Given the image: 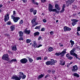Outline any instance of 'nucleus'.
<instances>
[{"label": "nucleus", "mask_w": 80, "mask_h": 80, "mask_svg": "<svg viewBox=\"0 0 80 80\" xmlns=\"http://www.w3.org/2000/svg\"><path fill=\"white\" fill-rule=\"evenodd\" d=\"M21 78H22V79H25V78H26V76L25 75H23L22 76H19V77L17 76H13L11 78V79H14V80H20L21 79Z\"/></svg>", "instance_id": "f257e3e1"}, {"label": "nucleus", "mask_w": 80, "mask_h": 80, "mask_svg": "<svg viewBox=\"0 0 80 80\" xmlns=\"http://www.w3.org/2000/svg\"><path fill=\"white\" fill-rule=\"evenodd\" d=\"M53 5L50 4H49L48 9L50 12H55L56 13H59V11H57V9L55 8L53 9Z\"/></svg>", "instance_id": "f03ea898"}, {"label": "nucleus", "mask_w": 80, "mask_h": 80, "mask_svg": "<svg viewBox=\"0 0 80 80\" xmlns=\"http://www.w3.org/2000/svg\"><path fill=\"white\" fill-rule=\"evenodd\" d=\"M66 50H67L66 49H64L62 52H57L55 53V55H56V56H58H58H59V55H61V57H63L65 54L66 53Z\"/></svg>", "instance_id": "7ed1b4c3"}, {"label": "nucleus", "mask_w": 80, "mask_h": 80, "mask_svg": "<svg viewBox=\"0 0 80 80\" xmlns=\"http://www.w3.org/2000/svg\"><path fill=\"white\" fill-rule=\"evenodd\" d=\"M2 60H6V61H8L9 58H8V54H4L2 57Z\"/></svg>", "instance_id": "20e7f679"}, {"label": "nucleus", "mask_w": 80, "mask_h": 80, "mask_svg": "<svg viewBox=\"0 0 80 80\" xmlns=\"http://www.w3.org/2000/svg\"><path fill=\"white\" fill-rule=\"evenodd\" d=\"M75 51V48H73L72 50L70 51V53L71 55H73L74 56H75L77 58H78V57H77L78 55L76 54L74 52Z\"/></svg>", "instance_id": "39448f33"}, {"label": "nucleus", "mask_w": 80, "mask_h": 80, "mask_svg": "<svg viewBox=\"0 0 80 80\" xmlns=\"http://www.w3.org/2000/svg\"><path fill=\"white\" fill-rule=\"evenodd\" d=\"M71 21L72 22V26H75L76 24H77V22L78 21H79V20H77L75 19H72L71 20Z\"/></svg>", "instance_id": "423d86ee"}, {"label": "nucleus", "mask_w": 80, "mask_h": 80, "mask_svg": "<svg viewBox=\"0 0 80 80\" xmlns=\"http://www.w3.org/2000/svg\"><path fill=\"white\" fill-rule=\"evenodd\" d=\"M12 19H13L14 22L16 23L18 21V20H20V18L18 17H14V16H12V17H11Z\"/></svg>", "instance_id": "0eeeda50"}, {"label": "nucleus", "mask_w": 80, "mask_h": 80, "mask_svg": "<svg viewBox=\"0 0 80 80\" xmlns=\"http://www.w3.org/2000/svg\"><path fill=\"white\" fill-rule=\"evenodd\" d=\"M20 62L22 64H25L27 62L28 60L26 58H23L20 60Z\"/></svg>", "instance_id": "6e6552de"}, {"label": "nucleus", "mask_w": 80, "mask_h": 80, "mask_svg": "<svg viewBox=\"0 0 80 80\" xmlns=\"http://www.w3.org/2000/svg\"><path fill=\"white\" fill-rule=\"evenodd\" d=\"M78 69V67H77V66L76 65L73 66V68L72 70V72H77Z\"/></svg>", "instance_id": "1a4fd4ad"}, {"label": "nucleus", "mask_w": 80, "mask_h": 80, "mask_svg": "<svg viewBox=\"0 0 80 80\" xmlns=\"http://www.w3.org/2000/svg\"><path fill=\"white\" fill-rule=\"evenodd\" d=\"M74 2H75V0H68V1H66V3L67 4V6L68 7L69 5H71Z\"/></svg>", "instance_id": "9d476101"}, {"label": "nucleus", "mask_w": 80, "mask_h": 80, "mask_svg": "<svg viewBox=\"0 0 80 80\" xmlns=\"http://www.w3.org/2000/svg\"><path fill=\"white\" fill-rule=\"evenodd\" d=\"M64 31L67 32V31H70L72 30V28L67 26H65L63 28Z\"/></svg>", "instance_id": "9b49d317"}, {"label": "nucleus", "mask_w": 80, "mask_h": 80, "mask_svg": "<svg viewBox=\"0 0 80 80\" xmlns=\"http://www.w3.org/2000/svg\"><path fill=\"white\" fill-rule=\"evenodd\" d=\"M45 63L47 65H55V64H54L53 62H51V61H47Z\"/></svg>", "instance_id": "f8f14e48"}, {"label": "nucleus", "mask_w": 80, "mask_h": 80, "mask_svg": "<svg viewBox=\"0 0 80 80\" xmlns=\"http://www.w3.org/2000/svg\"><path fill=\"white\" fill-rule=\"evenodd\" d=\"M9 14H7V15L4 16V21L5 22L8 21L9 20Z\"/></svg>", "instance_id": "ddd939ff"}, {"label": "nucleus", "mask_w": 80, "mask_h": 80, "mask_svg": "<svg viewBox=\"0 0 80 80\" xmlns=\"http://www.w3.org/2000/svg\"><path fill=\"white\" fill-rule=\"evenodd\" d=\"M31 32L30 30H27V29H26L24 31V32L26 33V34H28V35L30 34V33Z\"/></svg>", "instance_id": "4468645a"}, {"label": "nucleus", "mask_w": 80, "mask_h": 80, "mask_svg": "<svg viewBox=\"0 0 80 80\" xmlns=\"http://www.w3.org/2000/svg\"><path fill=\"white\" fill-rule=\"evenodd\" d=\"M60 64L61 65H65V61H63V60L61 59L60 60Z\"/></svg>", "instance_id": "2eb2a0df"}, {"label": "nucleus", "mask_w": 80, "mask_h": 80, "mask_svg": "<svg viewBox=\"0 0 80 80\" xmlns=\"http://www.w3.org/2000/svg\"><path fill=\"white\" fill-rule=\"evenodd\" d=\"M55 8H56V9H58L59 10H60V7L59 6V5L57 4H55Z\"/></svg>", "instance_id": "dca6fc26"}, {"label": "nucleus", "mask_w": 80, "mask_h": 80, "mask_svg": "<svg viewBox=\"0 0 80 80\" xmlns=\"http://www.w3.org/2000/svg\"><path fill=\"white\" fill-rule=\"evenodd\" d=\"M17 13L15 11H13V14L12 15L11 17H17Z\"/></svg>", "instance_id": "f3484780"}, {"label": "nucleus", "mask_w": 80, "mask_h": 80, "mask_svg": "<svg viewBox=\"0 0 80 80\" xmlns=\"http://www.w3.org/2000/svg\"><path fill=\"white\" fill-rule=\"evenodd\" d=\"M36 20H37V16H35L34 18H33L31 21V23H32V24H33V23L35 22Z\"/></svg>", "instance_id": "a211bd4d"}, {"label": "nucleus", "mask_w": 80, "mask_h": 80, "mask_svg": "<svg viewBox=\"0 0 80 80\" xmlns=\"http://www.w3.org/2000/svg\"><path fill=\"white\" fill-rule=\"evenodd\" d=\"M18 33L19 35V37H22L23 35V32L22 31H20L18 32Z\"/></svg>", "instance_id": "6ab92c4d"}, {"label": "nucleus", "mask_w": 80, "mask_h": 80, "mask_svg": "<svg viewBox=\"0 0 80 80\" xmlns=\"http://www.w3.org/2000/svg\"><path fill=\"white\" fill-rule=\"evenodd\" d=\"M10 30L11 31H13L14 30H15V26L14 25H12V26H10Z\"/></svg>", "instance_id": "aec40b11"}, {"label": "nucleus", "mask_w": 80, "mask_h": 80, "mask_svg": "<svg viewBox=\"0 0 80 80\" xmlns=\"http://www.w3.org/2000/svg\"><path fill=\"white\" fill-rule=\"evenodd\" d=\"M17 50V46H14L12 48V51H16Z\"/></svg>", "instance_id": "412c9836"}, {"label": "nucleus", "mask_w": 80, "mask_h": 80, "mask_svg": "<svg viewBox=\"0 0 80 80\" xmlns=\"http://www.w3.org/2000/svg\"><path fill=\"white\" fill-rule=\"evenodd\" d=\"M73 75L74 77H77V78H79V77H80V76H79V75L78 74H77V73H74Z\"/></svg>", "instance_id": "4be33fe9"}, {"label": "nucleus", "mask_w": 80, "mask_h": 80, "mask_svg": "<svg viewBox=\"0 0 80 80\" xmlns=\"http://www.w3.org/2000/svg\"><path fill=\"white\" fill-rule=\"evenodd\" d=\"M43 75L42 74H41L40 75H39L38 76V79L39 80V79H40V78H42V77H43Z\"/></svg>", "instance_id": "5701e85b"}, {"label": "nucleus", "mask_w": 80, "mask_h": 80, "mask_svg": "<svg viewBox=\"0 0 80 80\" xmlns=\"http://www.w3.org/2000/svg\"><path fill=\"white\" fill-rule=\"evenodd\" d=\"M32 46L34 47V48H37V43L36 42L33 43Z\"/></svg>", "instance_id": "b1692460"}, {"label": "nucleus", "mask_w": 80, "mask_h": 80, "mask_svg": "<svg viewBox=\"0 0 80 80\" xmlns=\"http://www.w3.org/2000/svg\"><path fill=\"white\" fill-rule=\"evenodd\" d=\"M70 42L71 43V45H72L71 46V47H73V45L75 44V43H74V41H73L72 40H71L70 41Z\"/></svg>", "instance_id": "393cba45"}, {"label": "nucleus", "mask_w": 80, "mask_h": 80, "mask_svg": "<svg viewBox=\"0 0 80 80\" xmlns=\"http://www.w3.org/2000/svg\"><path fill=\"white\" fill-rule=\"evenodd\" d=\"M39 34H40V32H36L34 33V36L35 37V36L39 35Z\"/></svg>", "instance_id": "a878e982"}, {"label": "nucleus", "mask_w": 80, "mask_h": 80, "mask_svg": "<svg viewBox=\"0 0 80 80\" xmlns=\"http://www.w3.org/2000/svg\"><path fill=\"white\" fill-rule=\"evenodd\" d=\"M28 60L30 63H32V62H33V59H32L31 58H29L28 57Z\"/></svg>", "instance_id": "bb28decb"}, {"label": "nucleus", "mask_w": 80, "mask_h": 80, "mask_svg": "<svg viewBox=\"0 0 80 80\" xmlns=\"http://www.w3.org/2000/svg\"><path fill=\"white\" fill-rule=\"evenodd\" d=\"M53 50V49L52 47H50L48 48V50L49 52H52Z\"/></svg>", "instance_id": "cd10ccee"}, {"label": "nucleus", "mask_w": 80, "mask_h": 80, "mask_svg": "<svg viewBox=\"0 0 80 80\" xmlns=\"http://www.w3.org/2000/svg\"><path fill=\"white\" fill-rule=\"evenodd\" d=\"M13 62H17V60H16V59H12L10 61V62L12 63Z\"/></svg>", "instance_id": "c85d7f7f"}, {"label": "nucleus", "mask_w": 80, "mask_h": 80, "mask_svg": "<svg viewBox=\"0 0 80 80\" xmlns=\"http://www.w3.org/2000/svg\"><path fill=\"white\" fill-rule=\"evenodd\" d=\"M34 10V9L33 8H31L29 10V12H33Z\"/></svg>", "instance_id": "c756f323"}, {"label": "nucleus", "mask_w": 80, "mask_h": 80, "mask_svg": "<svg viewBox=\"0 0 80 80\" xmlns=\"http://www.w3.org/2000/svg\"><path fill=\"white\" fill-rule=\"evenodd\" d=\"M31 40L30 39H27L26 41V43H30V42H31Z\"/></svg>", "instance_id": "7c9ffc66"}, {"label": "nucleus", "mask_w": 80, "mask_h": 80, "mask_svg": "<svg viewBox=\"0 0 80 80\" xmlns=\"http://www.w3.org/2000/svg\"><path fill=\"white\" fill-rule=\"evenodd\" d=\"M65 11V9L62 8V10L60 11V13H63Z\"/></svg>", "instance_id": "2f4dec72"}, {"label": "nucleus", "mask_w": 80, "mask_h": 80, "mask_svg": "<svg viewBox=\"0 0 80 80\" xmlns=\"http://www.w3.org/2000/svg\"><path fill=\"white\" fill-rule=\"evenodd\" d=\"M33 13L34 15H36L37 13V10H35L34 11H33Z\"/></svg>", "instance_id": "473e14b6"}, {"label": "nucleus", "mask_w": 80, "mask_h": 80, "mask_svg": "<svg viewBox=\"0 0 80 80\" xmlns=\"http://www.w3.org/2000/svg\"><path fill=\"white\" fill-rule=\"evenodd\" d=\"M37 60H42V58L41 57H37L36 58Z\"/></svg>", "instance_id": "72a5a7b5"}, {"label": "nucleus", "mask_w": 80, "mask_h": 80, "mask_svg": "<svg viewBox=\"0 0 80 80\" xmlns=\"http://www.w3.org/2000/svg\"><path fill=\"white\" fill-rule=\"evenodd\" d=\"M65 7H66V6H65V4H63L62 6V8L65 9Z\"/></svg>", "instance_id": "f704fd0d"}, {"label": "nucleus", "mask_w": 80, "mask_h": 80, "mask_svg": "<svg viewBox=\"0 0 80 80\" xmlns=\"http://www.w3.org/2000/svg\"><path fill=\"white\" fill-rule=\"evenodd\" d=\"M23 23V20H21L20 22H19V24L20 25H21V24H22Z\"/></svg>", "instance_id": "c9c22d12"}, {"label": "nucleus", "mask_w": 80, "mask_h": 80, "mask_svg": "<svg viewBox=\"0 0 80 80\" xmlns=\"http://www.w3.org/2000/svg\"><path fill=\"white\" fill-rule=\"evenodd\" d=\"M68 58V59H69V60H72V59H73V57L70 56Z\"/></svg>", "instance_id": "e433bc0d"}, {"label": "nucleus", "mask_w": 80, "mask_h": 80, "mask_svg": "<svg viewBox=\"0 0 80 80\" xmlns=\"http://www.w3.org/2000/svg\"><path fill=\"white\" fill-rule=\"evenodd\" d=\"M48 59V57L47 56H45L44 58V60H47Z\"/></svg>", "instance_id": "4c0bfd02"}, {"label": "nucleus", "mask_w": 80, "mask_h": 80, "mask_svg": "<svg viewBox=\"0 0 80 80\" xmlns=\"http://www.w3.org/2000/svg\"><path fill=\"white\" fill-rule=\"evenodd\" d=\"M80 31V27H78L77 28V31L78 32H79Z\"/></svg>", "instance_id": "58836bf2"}, {"label": "nucleus", "mask_w": 80, "mask_h": 80, "mask_svg": "<svg viewBox=\"0 0 80 80\" xmlns=\"http://www.w3.org/2000/svg\"><path fill=\"white\" fill-rule=\"evenodd\" d=\"M19 40H23V37H21L20 38H19Z\"/></svg>", "instance_id": "ea45409f"}, {"label": "nucleus", "mask_w": 80, "mask_h": 80, "mask_svg": "<svg viewBox=\"0 0 80 80\" xmlns=\"http://www.w3.org/2000/svg\"><path fill=\"white\" fill-rule=\"evenodd\" d=\"M20 74V76H22L21 75H23V73L22 72H19Z\"/></svg>", "instance_id": "a19ab883"}, {"label": "nucleus", "mask_w": 80, "mask_h": 80, "mask_svg": "<svg viewBox=\"0 0 80 80\" xmlns=\"http://www.w3.org/2000/svg\"><path fill=\"white\" fill-rule=\"evenodd\" d=\"M40 28V26H36V28H35V29H38V28Z\"/></svg>", "instance_id": "79ce46f5"}, {"label": "nucleus", "mask_w": 80, "mask_h": 80, "mask_svg": "<svg viewBox=\"0 0 80 80\" xmlns=\"http://www.w3.org/2000/svg\"><path fill=\"white\" fill-rule=\"evenodd\" d=\"M35 3V0H32V3L34 4Z\"/></svg>", "instance_id": "37998d69"}, {"label": "nucleus", "mask_w": 80, "mask_h": 80, "mask_svg": "<svg viewBox=\"0 0 80 80\" xmlns=\"http://www.w3.org/2000/svg\"><path fill=\"white\" fill-rule=\"evenodd\" d=\"M42 39V37L41 36H40L39 38H38V40H40Z\"/></svg>", "instance_id": "c03bdc74"}, {"label": "nucleus", "mask_w": 80, "mask_h": 80, "mask_svg": "<svg viewBox=\"0 0 80 80\" xmlns=\"http://www.w3.org/2000/svg\"><path fill=\"white\" fill-rule=\"evenodd\" d=\"M53 33H54V32L53 31L50 32V34H51V35H53Z\"/></svg>", "instance_id": "a18cd8bd"}, {"label": "nucleus", "mask_w": 80, "mask_h": 80, "mask_svg": "<svg viewBox=\"0 0 80 80\" xmlns=\"http://www.w3.org/2000/svg\"><path fill=\"white\" fill-rule=\"evenodd\" d=\"M8 52L9 53V54H12L13 53V52H11V51H8Z\"/></svg>", "instance_id": "49530a36"}, {"label": "nucleus", "mask_w": 80, "mask_h": 80, "mask_svg": "<svg viewBox=\"0 0 80 80\" xmlns=\"http://www.w3.org/2000/svg\"><path fill=\"white\" fill-rule=\"evenodd\" d=\"M41 31H42V32H43V31H45V28H42L41 29Z\"/></svg>", "instance_id": "de8ad7c7"}, {"label": "nucleus", "mask_w": 80, "mask_h": 80, "mask_svg": "<svg viewBox=\"0 0 80 80\" xmlns=\"http://www.w3.org/2000/svg\"><path fill=\"white\" fill-rule=\"evenodd\" d=\"M22 1L23 3H26L27 2V0H22Z\"/></svg>", "instance_id": "09e8293b"}, {"label": "nucleus", "mask_w": 80, "mask_h": 80, "mask_svg": "<svg viewBox=\"0 0 80 80\" xmlns=\"http://www.w3.org/2000/svg\"><path fill=\"white\" fill-rule=\"evenodd\" d=\"M76 48L77 49L80 50V46H77V47Z\"/></svg>", "instance_id": "8fccbe9b"}, {"label": "nucleus", "mask_w": 80, "mask_h": 80, "mask_svg": "<svg viewBox=\"0 0 80 80\" xmlns=\"http://www.w3.org/2000/svg\"><path fill=\"white\" fill-rule=\"evenodd\" d=\"M45 1H46V0H41V2L42 3H44Z\"/></svg>", "instance_id": "3c124183"}, {"label": "nucleus", "mask_w": 80, "mask_h": 80, "mask_svg": "<svg viewBox=\"0 0 80 80\" xmlns=\"http://www.w3.org/2000/svg\"><path fill=\"white\" fill-rule=\"evenodd\" d=\"M43 21L44 22V23H46V22H47V20H45V19H43Z\"/></svg>", "instance_id": "603ef678"}, {"label": "nucleus", "mask_w": 80, "mask_h": 80, "mask_svg": "<svg viewBox=\"0 0 80 80\" xmlns=\"http://www.w3.org/2000/svg\"><path fill=\"white\" fill-rule=\"evenodd\" d=\"M53 62H52V63H54V64H55L54 63H57V61L56 60L54 61Z\"/></svg>", "instance_id": "864d4df0"}, {"label": "nucleus", "mask_w": 80, "mask_h": 80, "mask_svg": "<svg viewBox=\"0 0 80 80\" xmlns=\"http://www.w3.org/2000/svg\"><path fill=\"white\" fill-rule=\"evenodd\" d=\"M7 24L8 25H11V23L10 22H8L7 23Z\"/></svg>", "instance_id": "5fc2aeb1"}, {"label": "nucleus", "mask_w": 80, "mask_h": 80, "mask_svg": "<svg viewBox=\"0 0 80 80\" xmlns=\"http://www.w3.org/2000/svg\"><path fill=\"white\" fill-rule=\"evenodd\" d=\"M34 4L35 5H38V2H35Z\"/></svg>", "instance_id": "6e6d98bb"}, {"label": "nucleus", "mask_w": 80, "mask_h": 80, "mask_svg": "<svg viewBox=\"0 0 80 80\" xmlns=\"http://www.w3.org/2000/svg\"><path fill=\"white\" fill-rule=\"evenodd\" d=\"M77 33L78 36H80V34H79V33H78V32H77Z\"/></svg>", "instance_id": "4d7b16f0"}, {"label": "nucleus", "mask_w": 80, "mask_h": 80, "mask_svg": "<svg viewBox=\"0 0 80 80\" xmlns=\"http://www.w3.org/2000/svg\"><path fill=\"white\" fill-rule=\"evenodd\" d=\"M48 72L49 73H50V72H51V70L50 69H49V70H48Z\"/></svg>", "instance_id": "13d9d810"}, {"label": "nucleus", "mask_w": 80, "mask_h": 80, "mask_svg": "<svg viewBox=\"0 0 80 80\" xmlns=\"http://www.w3.org/2000/svg\"><path fill=\"white\" fill-rule=\"evenodd\" d=\"M42 45H39L38 47V48H39V47H42Z\"/></svg>", "instance_id": "bf43d9fd"}, {"label": "nucleus", "mask_w": 80, "mask_h": 80, "mask_svg": "<svg viewBox=\"0 0 80 80\" xmlns=\"http://www.w3.org/2000/svg\"><path fill=\"white\" fill-rule=\"evenodd\" d=\"M69 54H67L66 55V57H68V58L69 57Z\"/></svg>", "instance_id": "052dcab7"}, {"label": "nucleus", "mask_w": 80, "mask_h": 80, "mask_svg": "<svg viewBox=\"0 0 80 80\" xmlns=\"http://www.w3.org/2000/svg\"><path fill=\"white\" fill-rule=\"evenodd\" d=\"M3 7V5L2 4H0V8H2Z\"/></svg>", "instance_id": "680f3d73"}, {"label": "nucleus", "mask_w": 80, "mask_h": 80, "mask_svg": "<svg viewBox=\"0 0 80 80\" xmlns=\"http://www.w3.org/2000/svg\"><path fill=\"white\" fill-rule=\"evenodd\" d=\"M37 24H38V23H37L35 22V24L34 25V26H36V25H37Z\"/></svg>", "instance_id": "e2e57ef3"}, {"label": "nucleus", "mask_w": 80, "mask_h": 80, "mask_svg": "<svg viewBox=\"0 0 80 80\" xmlns=\"http://www.w3.org/2000/svg\"><path fill=\"white\" fill-rule=\"evenodd\" d=\"M51 62H54V59H51Z\"/></svg>", "instance_id": "0e129e2a"}, {"label": "nucleus", "mask_w": 80, "mask_h": 80, "mask_svg": "<svg viewBox=\"0 0 80 80\" xmlns=\"http://www.w3.org/2000/svg\"><path fill=\"white\" fill-rule=\"evenodd\" d=\"M5 35L6 36H7V37H8V36H9V35L7 34H5Z\"/></svg>", "instance_id": "69168bd1"}, {"label": "nucleus", "mask_w": 80, "mask_h": 80, "mask_svg": "<svg viewBox=\"0 0 80 80\" xmlns=\"http://www.w3.org/2000/svg\"><path fill=\"white\" fill-rule=\"evenodd\" d=\"M48 75H46L45 76V78H47L48 77Z\"/></svg>", "instance_id": "338daca9"}, {"label": "nucleus", "mask_w": 80, "mask_h": 80, "mask_svg": "<svg viewBox=\"0 0 80 80\" xmlns=\"http://www.w3.org/2000/svg\"><path fill=\"white\" fill-rule=\"evenodd\" d=\"M69 66H70V65H68L67 66V67L68 68L69 67Z\"/></svg>", "instance_id": "774afa93"}]
</instances>
